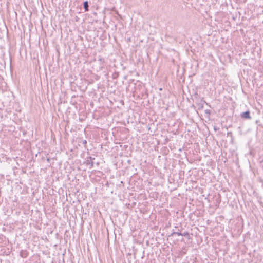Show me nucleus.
Masks as SVG:
<instances>
[{"label": "nucleus", "instance_id": "1", "mask_svg": "<svg viewBox=\"0 0 263 263\" xmlns=\"http://www.w3.org/2000/svg\"><path fill=\"white\" fill-rule=\"evenodd\" d=\"M250 112L249 110H247L245 112H243L240 114V117L242 119H250L251 118L250 115Z\"/></svg>", "mask_w": 263, "mask_h": 263}, {"label": "nucleus", "instance_id": "2", "mask_svg": "<svg viewBox=\"0 0 263 263\" xmlns=\"http://www.w3.org/2000/svg\"><path fill=\"white\" fill-rule=\"evenodd\" d=\"M83 7L85 9V12H87L89 10V5H88V2L86 1H85L84 3H83Z\"/></svg>", "mask_w": 263, "mask_h": 263}, {"label": "nucleus", "instance_id": "3", "mask_svg": "<svg viewBox=\"0 0 263 263\" xmlns=\"http://www.w3.org/2000/svg\"><path fill=\"white\" fill-rule=\"evenodd\" d=\"M174 235L181 236L182 233L180 232H173L168 236V237H173Z\"/></svg>", "mask_w": 263, "mask_h": 263}, {"label": "nucleus", "instance_id": "4", "mask_svg": "<svg viewBox=\"0 0 263 263\" xmlns=\"http://www.w3.org/2000/svg\"><path fill=\"white\" fill-rule=\"evenodd\" d=\"M98 61L100 63V68H102L103 66V63L104 62V60L102 58H100L98 59Z\"/></svg>", "mask_w": 263, "mask_h": 263}, {"label": "nucleus", "instance_id": "5", "mask_svg": "<svg viewBox=\"0 0 263 263\" xmlns=\"http://www.w3.org/2000/svg\"><path fill=\"white\" fill-rule=\"evenodd\" d=\"M87 164L90 165V168L93 167V162L92 161L90 162L89 161V160H87Z\"/></svg>", "mask_w": 263, "mask_h": 263}, {"label": "nucleus", "instance_id": "6", "mask_svg": "<svg viewBox=\"0 0 263 263\" xmlns=\"http://www.w3.org/2000/svg\"><path fill=\"white\" fill-rule=\"evenodd\" d=\"M181 236H183L185 237H188V236H189V233L187 232H185L183 233H182Z\"/></svg>", "mask_w": 263, "mask_h": 263}, {"label": "nucleus", "instance_id": "7", "mask_svg": "<svg viewBox=\"0 0 263 263\" xmlns=\"http://www.w3.org/2000/svg\"><path fill=\"white\" fill-rule=\"evenodd\" d=\"M228 136H229L230 137H232V133L231 132H229L227 133Z\"/></svg>", "mask_w": 263, "mask_h": 263}, {"label": "nucleus", "instance_id": "8", "mask_svg": "<svg viewBox=\"0 0 263 263\" xmlns=\"http://www.w3.org/2000/svg\"><path fill=\"white\" fill-rule=\"evenodd\" d=\"M86 143H87V141H86V140H84L83 141V144H86Z\"/></svg>", "mask_w": 263, "mask_h": 263}, {"label": "nucleus", "instance_id": "9", "mask_svg": "<svg viewBox=\"0 0 263 263\" xmlns=\"http://www.w3.org/2000/svg\"><path fill=\"white\" fill-rule=\"evenodd\" d=\"M89 159H90V160H94V159H95V158H92L91 157H89Z\"/></svg>", "mask_w": 263, "mask_h": 263}, {"label": "nucleus", "instance_id": "10", "mask_svg": "<svg viewBox=\"0 0 263 263\" xmlns=\"http://www.w3.org/2000/svg\"><path fill=\"white\" fill-rule=\"evenodd\" d=\"M47 161H48V162H49V161H50V159H49V158H48V159H47Z\"/></svg>", "mask_w": 263, "mask_h": 263}, {"label": "nucleus", "instance_id": "11", "mask_svg": "<svg viewBox=\"0 0 263 263\" xmlns=\"http://www.w3.org/2000/svg\"><path fill=\"white\" fill-rule=\"evenodd\" d=\"M22 257H25L26 256H24L23 255H22Z\"/></svg>", "mask_w": 263, "mask_h": 263}]
</instances>
